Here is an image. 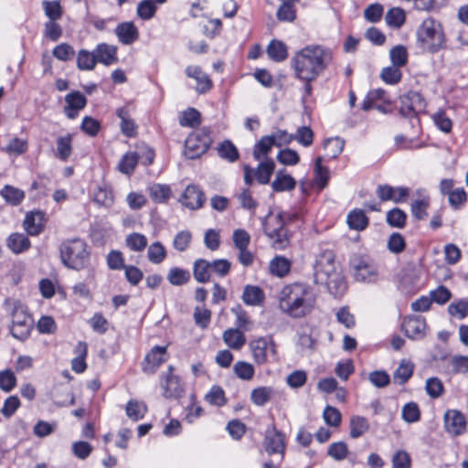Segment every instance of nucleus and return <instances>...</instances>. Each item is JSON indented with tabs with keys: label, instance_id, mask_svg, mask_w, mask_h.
<instances>
[{
	"label": "nucleus",
	"instance_id": "nucleus-28",
	"mask_svg": "<svg viewBox=\"0 0 468 468\" xmlns=\"http://www.w3.org/2000/svg\"><path fill=\"white\" fill-rule=\"evenodd\" d=\"M56 157L67 161L72 154V135L68 133L57 139Z\"/></svg>",
	"mask_w": 468,
	"mask_h": 468
},
{
	"label": "nucleus",
	"instance_id": "nucleus-29",
	"mask_svg": "<svg viewBox=\"0 0 468 468\" xmlns=\"http://www.w3.org/2000/svg\"><path fill=\"white\" fill-rule=\"evenodd\" d=\"M6 245L14 253L19 254L30 247V240L22 233H13L8 237Z\"/></svg>",
	"mask_w": 468,
	"mask_h": 468
},
{
	"label": "nucleus",
	"instance_id": "nucleus-27",
	"mask_svg": "<svg viewBox=\"0 0 468 468\" xmlns=\"http://www.w3.org/2000/svg\"><path fill=\"white\" fill-rule=\"evenodd\" d=\"M379 102L390 103V100L388 97L387 92L382 89L372 90L364 99L362 102V109L364 111H369L373 109L375 104Z\"/></svg>",
	"mask_w": 468,
	"mask_h": 468
},
{
	"label": "nucleus",
	"instance_id": "nucleus-26",
	"mask_svg": "<svg viewBox=\"0 0 468 468\" xmlns=\"http://www.w3.org/2000/svg\"><path fill=\"white\" fill-rule=\"evenodd\" d=\"M269 58L275 62H282L288 57V48L286 45L280 40H271L266 49Z\"/></svg>",
	"mask_w": 468,
	"mask_h": 468
},
{
	"label": "nucleus",
	"instance_id": "nucleus-4",
	"mask_svg": "<svg viewBox=\"0 0 468 468\" xmlns=\"http://www.w3.org/2000/svg\"><path fill=\"white\" fill-rule=\"evenodd\" d=\"M417 39L420 47L430 53H437L447 48V37L441 23L432 17L422 21L417 29Z\"/></svg>",
	"mask_w": 468,
	"mask_h": 468
},
{
	"label": "nucleus",
	"instance_id": "nucleus-25",
	"mask_svg": "<svg viewBox=\"0 0 468 468\" xmlns=\"http://www.w3.org/2000/svg\"><path fill=\"white\" fill-rule=\"evenodd\" d=\"M117 116L121 119L122 133L128 136L133 137L136 133V125L131 119V112L129 106L119 108L116 112Z\"/></svg>",
	"mask_w": 468,
	"mask_h": 468
},
{
	"label": "nucleus",
	"instance_id": "nucleus-41",
	"mask_svg": "<svg viewBox=\"0 0 468 468\" xmlns=\"http://www.w3.org/2000/svg\"><path fill=\"white\" fill-rule=\"evenodd\" d=\"M0 195L7 203L14 206L19 205L25 197V192L22 189L9 185H6L2 188Z\"/></svg>",
	"mask_w": 468,
	"mask_h": 468
},
{
	"label": "nucleus",
	"instance_id": "nucleus-7",
	"mask_svg": "<svg viewBox=\"0 0 468 468\" xmlns=\"http://www.w3.org/2000/svg\"><path fill=\"white\" fill-rule=\"evenodd\" d=\"M289 215L285 213H269L263 219L262 225L264 233L272 241L276 250L284 249L289 243L288 231L285 228V221Z\"/></svg>",
	"mask_w": 468,
	"mask_h": 468
},
{
	"label": "nucleus",
	"instance_id": "nucleus-35",
	"mask_svg": "<svg viewBox=\"0 0 468 468\" xmlns=\"http://www.w3.org/2000/svg\"><path fill=\"white\" fill-rule=\"evenodd\" d=\"M242 300L248 305H260L263 303L264 292L258 286L247 285L243 291Z\"/></svg>",
	"mask_w": 468,
	"mask_h": 468
},
{
	"label": "nucleus",
	"instance_id": "nucleus-14",
	"mask_svg": "<svg viewBox=\"0 0 468 468\" xmlns=\"http://www.w3.org/2000/svg\"><path fill=\"white\" fill-rule=\"evenodd\" d=\"M166 360V346H155L145 356L143 362V371L146 374H154Z\"/></svg>",
	"mask_w": 468,
	"mask_h": 468
},
{
	"label": "nucleus",
	"instance_id": "nucleus-38",
	"mask_svg": "<svg viewBox=\"0 0 468 468\" xmlns=\"http://www.w3.org/2000/svg\"><path fill=\"white\" fill-rule=\"evenodd\" d=\"M98 63L94 50L80 49L77 54V67L80 70H92Z\"/></svg>",
	"mask_w": 468,
	"mask_h": 468
},
{
	"label": "nucleus",
	"instance_id": "nucleus-57",
	"mask_svg": "<svg viewBox=\"0 0 468 468\" xmlns=\"http://www.w3.org/2000/svg\"><path fill=\"white\" fill-rule=\"evenodd\" d=\"M274 144H272L271 138L266 135L263 136L255 145L253 150V156L256 160L261 161L264 159L268 153L271 150Z\"/></svg>",
	"mask_w": 468,
	"mask_h": 468
},
{
	"label": "nucleus",
	"instance_id": "nucleus-23",
	"mask_svg": "<svg viewBox=\"0 0 468 468\" xmlns=\"http://www.w3.org/2000/svg\"><path fill=\"white\" fill-rule=\"evenodd\" d=\"M97 61L105 66L118 62L117 48L106 43L98 44L94 49Z\"/></svg>",
	"mask_w": 468,
	"mask_h": 468
},
{
	"label": "nucleus",
	"instance_id": "nucleus-61",
	"mask_svg": "<svg viewBox=\"0 0 468 468\" xmlns=\"http://www.w3.org/2000/svg\"><path fill=\"white\" fill-rule=\"evenodd\" d=\"M218 152L220 157L229 162H234L239 158V153L236 146L229 141L222 143L218 146Z\"/></svg>",
	"mask_w": 468,
	"mask_h": 468
},
{
	"label": "nucleus",
	"instance_id": "nucleus-64",
	"mask_svg": "<svg viewBox=\"0 0 468 468\" xmlns=\"http://www.w3.org/2000/svg\"><path fill=\"white\" fill-rule=\"evenodd\" d=\"M393 468H410L411 459L410 454L404 450L397 451L392 457Z\"/></svg>",
	"mask_w": 468,
	"mask_h": 468
},
{
	"label": "nucleus",
	"instance_id": "nucleus-15",
	"mask_svg": "<svg viewBox=\"0 0 468 468\" xmlns=\"http://www.w3.org/2000/svg\"><path fill=\"white\" fill-rule=\"evenodd\" d=\"M264 447L269 454L279 453L282 456L283 454L285 449L284 436L274 426L269 427L266 431Z\"/></svg>",
	"mask_w": 468,
	"mask_h": 468
},
{
	"label": "nucleus",
	"instance_id": "nucleus-50",
	"mask_svg": "<svg viewBox=\"0 0 468 468\" xmlns=\"http://www.w3.org/2000/svg\"><path fill=\"white\" fill-rule=\"evenodd\" d=\"M448 365L452 374L468 373V356L454 355L450 357Z\"/></svg>",
	"mask_w": 468,
	"mask_h": 468
},
{
	"label": "nucleus",
	"instance_id": "nucleus-60",
	"mask_svg": "<svg viewBox=\"0 0 468 468\" xmlns=\"http://www.w3.org/2000/svg\"><path fill=\"white\" fill-rule=\"evenodd\" d=\"M401 417L403 420L408 423L417 422L420 418V411L418 405L414 402L404 405L401 410Z\"/></svg>",
	"mask_w": 468,
	"mask_h": 468
},
{
	"label": "nucleus",
	"instance_id": "nucleus-11",
	"mask_svg": "<svg viewBox=\"0 0 468 468\" xmlns=\"http://www.w3.org/2000/svg\"><path fill=\"white\" fill-rule=\"evenodd\" d=\"M174 367L170 365L167 372L160 378V386L165 398H178L184 391L180 378L174 374Z\"/></svg>",
	"mask_w": 468,
	"mask_h": 468
},
{
	"label": "nucleus",
	"instance_id": "nucleus-56",
	"mask_svg": "<svg viewBox=\"0 0 468 468\" xmlns=\"http://www.w3.org/2000/svg\"><path fill=\"white\" fill-rule=\"evenodd\" d=\"M233 371L236 376L242 380H250L255 373L254 367L245 361H238L233 367Z\"/></svg>",
	"mask_w": 468,
	"mask_h": 468
},
{
	"label": "nucleus",
	"instance_id": "nucleus-37",
	"mask_svg": "<svg viewBox=\"0 0 468 468\" xmlns=\"http://www.w3.org/2000/svg\"><path fill=\"white\" fill-rule=\"evenodd\" d=\"M275 164L273 160L266 158L261 161L255 172V177L261 184H268L274 171Z\"/></svg>",
	"mask_w": 468,
	"mask_h": 468
},
{
	"label": "nucleus",
	"instance_id": "nucleus-12",
	"mask_svg": "<svg viewBox=\"0 0 468 468\" xmlns=\"http://www.w3.org/2000/svg\"><path fill=\"white\" fill-rule=\"evenodd\" d=\"M443 422L445 431L452 436H459L466 430L465 416L457 410H447L443 416Z\"/></svg>",
	"mask_w": 468,
	"mask_h": 468
},
{
	"label": "nucleus",
	"instance_id": "nucleus-30",
	"mask_svg": "<svg viewBox=\"0 0 468 468\" xmlns=\"http://www.w3.org/2000/svg\"><path fill=\"white\" fill-rule=\"evenodd\" d=\"M270 272L277 277L286 276L291 270V261L282 256H275L269 265Z\"/></svg>",
	"mask_w": 468,
	"mask_h": 468
},
{
	"label": "nucleus",
	"instance_id": "nucleus-17",
	"mask_svg": "<svg viewBox=\"0 0 468 468\" xmlns=\"http://www.w3.org/2000/svg\"><path fill=\"white\" fill-rule=\"evenodd\" d=\"M179 202L186 207L196 210L200 208L204 202V193L195 185H189L183 192Z\"/></svg>",
	"mask_w": 468,
	"mask_h": 468
},
{
	"label": "nucleus",
	"instance_id": "nucleus-47",
	"mask_svg": "<svg viewBox=\"0 0 468 468\" xmlns=\"http://www.w3.org/2000/svg\"><path fill=\"white\" fill-rule=\"evenodd\" d=\"M166 257V250L159 241L153 242L147 250V258L154 264H159Z\"/></svg>",
	"mask_w": 468,
	"mask_h": 468
},
{
	"label": "nucleus",
	"instance_id": "nucleus-13",
	"mask_svg": "<svg viewBox=\"0 0 468 468\" xmlns=\"http://www.w3.org/2000/svg\"><path fill=\"white\" fill-rule=\"evenodd\" d=\"M250 348L254 361L257 364H264L269 355L276 354V347L270 338L261 337L250 343Z\"/></svg>",
	"mask_w": 468,
	"mask_h": 468
},
{
	"label": "nucleus",
	"instance_id": "nucleus-53",
	"mask_svg": "<svg viewBox=\"0 0 468 468\" xmlns=\"http://www.w3.org/2000/svg\"><path fill=\"white\" fill-rule=\"evenodd\" d=\"M389 58L393 66L401 68L408 62V51L402 45L393 47L389 50Z\"/></svg>",
	"mask_w": 468,
	"mask_h": 468
},
{
	"label": "nucleus",
	"instance_id": "nucleus-18",
	"mask_svg": "<svg viewBox=\"0 0 468 468\" xmlns=\"http://www.w3.org/2000/svg\"><path fill=\"white\" fill-rule=\"evenodd\" d=\"M377 194L382 201L391 200L395 203H400L407 200L410 189L404 186L393 187L388 185H380L378 186Z\"/></svg>",
	"mask_w": 468,
	"mask_h": 468
},
{
	"label": "nucleus",
	"instance_id": "nucleus-9",
	"mask_svg": "<svg viewBox=\"0 0 468 468\" xmlns=\"http://www.w3.org/2000/svg\"><path fill=\"white\" fill-rule=\"evenodd\" d=\"M425 109L426 101L417 91H409L400 97L399 112L407 118L416 117L424 112Z\"/></svg>",
	"mask_w": 468,
	"mask_h": 468
},
{
	"label": "nucleus",
	"instance_id": "nucleus-19",
	"mask_svg": "<svg viewBox=\"0 0 468 468\" xmlns=\"http://www.w3.org/2000/svg\"><path fill=\"white\" fill-rule=\"evenodd\" d=\"M402 330L410 339H421L425 335L426 321L421 316H410L404 319Z\"/></svg>",
	"mask_w": 468,
	"mask_h": 468
},
{
	"label": "nucleus",
	"instance_id": "nucleus-2",
	"mask_svg": "<svg viewBox=\"0 0 468 468\" xmlns=\"http://www.w3.org/2000/svg\"><path fill=\"white\" fill-rule=\"evenodd\" d=\"M317 295L314 288L303 282L285 285L278 294L280 310L292 318H303L315 307Z\"/></svg>",
	"mask_w": 468,
	"mask_h": 468
},
{
	"label": "nucleus",
	"instance_id": "nucleus-42",
	"mask_svg": "<svg viewBox=\"0 0 468 468\" xmlns=\"http://www.w3.org/2000/svg\"><path fill=\"white\" fill-rule=\"evenodd\" d=\"M369 429L368 420L362 416H353L350 419V436L354 439L361 437Z\"/></svg>",
	"mask_w": 468,
	"mask_h": 468
},
{
	"label": "nucleus",
	"instance_id": "nucleus-46",
	"mask_svg": "<svg viewBox=\"0 0 468 468\" xmlns=\"http://www.w3.org/2000/svg\"><path fill=\"white\" fill-rule=\"evenodd\" d=\"M211 271L210 262L206 260H197L194 263V277L198 282H207L209 281V271Z\"/></svg>",
	"mask_w": 468,
	"mask_h": 468
},
{
	"label": "nucleus",
	"instance_id": "nucleus-59",
	"mask_svg": "<svg viewBox=\"0 0 468 468\" xmlns=\"http://www.w3.org/2000/svg\"><path fill=\"white\" fill-rule=\"evenodd\" d=\"M52 55L60 61H69L75 56V50L71 45L61 43L53 48Z\"/></svg>",
	"mask_w": 468,
	"mask_h": 468
},
{
	"label": "nucleus",
	"instance_id": "nucleus-51",
	"mask_svg": "<svg viewBox=\"0 0 468 468\" xmlns=\"http://www.w3.org/2000/svg\"><path fill=\"white\" fill-rule=\"evenodd\" d=\"M406 16L403 9L393 7L389 9L385 16L386 23L392 27L399 28L405 22Z\"/></svg>",
	"mask_w": 468,
	"mask_h": 468
},
{
	"label": "nucleus",
	"instance_id": "nucleus-55",
	"mask_svg": "<svg viewBox=\"0 0 468 468\" xmlns=\"http://www.w3.org/2000/svg\"><path fill=\"white\" fill-rule=\"evenodd\" d=\"M323 157L319 156L315 160L314 174L315 183L320 188H324L329 180V170L322 165Z\"/></svg>",
	"mask_w": 468,
	"mask_h": 468
},
{
	"label": "nucleus",
	"instance_id": "nucleus-1",
	"mask_svg": "<svg viewBox=\"0 0 468 468\" xmlns=\"http://www.w3.org/2000/svg\"><path fill=\"white\" fill-rule=\"evenodd\" d=\"M333 61V51L323 45L311 44L294 52L291 69L298 80H315Z\"/></svg>",
	"mask_w": 468,
	"mask_h": 468
},
{
	"label": "nucleus",
	"instance_id": "nucleus-3",
	"mask_svg": "<svg viewBox=\"0 0 468 468\" xmlns=\"http://www.w3.org/2000/svg\"><path fill=\"white\" fill-rule=\"evenodd\" d=\"M314 281L316 284L324 285L328 292L337 297L346 291L344 276L338 271L332 251H324L316 259Z\"/></svg>",
	"mask_w": 468,
	"mask_h": 468
},
{
	"label": "nucleus",
	"instance_id": "nucleus-36",
	"mask_svg": "<svg viewBox=\"0 0 468 468\" xmlns=\"http://www.w3.org/2000/svg\"><path fill=\"white\" fill-rule=\"evenodd\" d=\"M93 200L98 205L110 207L114 203V195L112 188L108 186H100L93 194Z\"/></svg>",
	"mask_w": 468,
	"mask_h": 468
},
{
	"label": "nucleus",
	"instance_id": "nucleus-24",
	"mask_svg": "<svg viewBox=\"0 0 468 468\" xmlns=\"http://www.w3.org/2000/svg\"><path fill=\"white\" fill-rule=\"evenodd\" d=\"M44 214L40 211L27 213L24 220V229L28 235H38L43 229Z\"/></svg>",
	"mask_w": 468,
	"mask_h": 468
},
{
	"label": "nucleus",
	"instance_id": "nucleus-45",
	"mask_svg": "<svg viewBox=\"0 0 468 468\" xmlns=\"http://www.w3.org/2000/svg\"><path fill=\"white\" fill-rule=\"evenodd\" d=\"M157 11V5L153 0H142L136 7V15L143 20L152 19Z\"/></svg>",
	"mask_w": 468,
	"mask_h": 468
},
{
	"label": "nucleus",
	"instance_id": "nucleus-63",
	"mask_svg": "<svg viewBox=\"0 0 468 468\" xmlns=\"http://www.w3.org/2000/svg\"><path fill=\"white\" fill-rule=\"evenodd\" d=\"M450 315L463 319L468 315V300H460L448 306Z\"/></svg>",
	"mask_w": 468,
	"mask_h": 468
},
{
	"label": "nucleus",
	"instance_id": "nucleus-58",
	"mask_svg": "<svg viewBox=\"0 0 468 468\" xmlns=\"http://www.w3.org/2000/svg\"><path fill=\"white\" fill-rule=\"evenodd\" d=\"M190 274L187 271L180 268H172L167 274V280L172 285L179 286L188 282Z\"/></svg>",
	"mask_w": 468,
	"mask_h": 468
},
{
	"label": "nucleus",
	"instance_id": "nucleus-20",
	"mask_svg": "<svg viewBox=\"0 0 468 468\" xmlns=\"http://www.w3.org/2000/svg\"><path fill=\"white\" fill-rule=\"evenodd\" d=\"M66 106L64 112L69 119H75L79 112L82 110L87 103L86 97L80 91H72L65 96Z\"/></svg>",
	"mask_w": 468,
	"mask_h": 468
},
{
	"label": "nucleus",
	"instance_id": "nucleus-5",
	"mask_svg": "<svg viewBox=\"0 0 468 468\" xmlns=\"http://www.w3.org/2000/svg\"><path fill=\"white\" fill-rule=\"evenodd\" d=\"M4 305L12 317L10 329L12 336L20 341L26 340L33 328V319L26 306L15 299H6Z\"/></svg>",
	"mask_w": 468,
	"mask_h": 468
},
{
	"label": "nucleus",
	"instance_id": "nucleus-39",
	"mask_svg": "<svg viewBox=\"0 0 468 468\" xmlns=\"http://www.w3.org/2000/svg\"><path fill=\"white\" fill-rule=\"evenodd\" d=\"M414 365L408 360H402L393 374V379L399 385L405 384L412 376Z\"/></svg>",
	"mask_w": 468,
	"mask_h": 468
},
{
	"label": "nucleus",
	"instance_id": "nucleus-54",
	"mask_svg": "<svg viewBox=\"0 0 468 468\" xmlns=\"http://www.w3.org/2000/svg\"><path fill=\"white\" fill-rule=\"evenodd\" d=\"M345 142L339 138H329L324 141V147L329 158H336L343 151Z\"/></svg>",
	"mask_w": 468,
	"mask_h": 468
},
{
	"label": "nucleus",
	"instance_id": "nucleus-16",
	"mask_svg": "<svg viewBox=\"0 0 468 468\" xmlns=\"http://www.w3.org/2000/svg\"><path fill=\"white\" fill-rule=\"evenodd\" d=\"M430 203L431 197L428 192L425 189H417L410 204L412 216L418 220L425 219L428 217L427 209Z\"/></svg>",
	"mask_w": 468,
	"mask_h": 468
},
{
	"label": "nucleus",
	"instance_id": "nucleus-8",
	"mask_svg": "<svg viewBox=\"0 0 468 468\" xmlns=\"http://www.w3.org/2000/svg\"><path fill=\"white\" fill-rule=\"evenodd\" d=\"M211 144V138L205 130H197L188 135L185 142V155L195 159L207 152Z\"/></svg>",
	"mask_w": 468,
	"mask_h": 468
},
{
	"label": "nucleus",
	"instance_id": "nucleus-6",
	"mask_svg": "<svg viewBox=\"0 0 468 468\" xmlns=\"http://www.w3.org/2000/svg\"><path fill=\"white\" fill-rule=\"evenodd\" d=\"M63 264L73 270H81L89 261V251L86 243L80 239L64 241L59 248Z\"/></svg>",
	"mask_w": 468,
	"mask_h": 468
},
{
	"label": "nucleus",
	"instance_id": "nucleus-48",
	"mask_svg": "<svg viewBox=\"0 0 468 468\" xmlns=\"http://www.w3.org/2000/svg\"><path fill=\"white\" fill-rule=\"evenodd\" d=\"M380 78L387 84L396 85L401 80L402 72L400 68L391 65L381 70Z\"/></svg>",
	"mask_w": 468,
	"mask_h": 468
},
{
	"label": "nucleus",
	"instance_id": "nucleus-43",
	"mask_svg": "<svg viewBox=\"0 0 468 468\" xmlns=\"http://www.w3.org/2000/svg\"><path fill=\"white\" fill-rule=\"evenodd\" d=\"M126 246L134 252H141L147 247V238L138 232H133L126 236Z\"/></svg>",
	"mask_w": 468,
	"mask_h": 468
},
{
	"label": "nucleus",
	"instance_id": "nucleus-49",
	"mask_svg": "<svg viewBox=\"0 0 468 468\" xmlns=\"http://www.w3.org/2000/svg\"><path fill=\"white\" fill-rule=\"evenodd\" d=\"M272 394L271 387H260L251 391L250 399L255 405L263 406L271 399Z\"/></svg>",
	"mask_w": 468,
	"mask_h": 468
},
{
	"label": "nucleus",
	"instance_id": "nucleus-32",
	"mask_svg": "<svg viewBox=\"0 0 468 468\" xmlns=\"http://www.w3.org/2000/svg\"><path fill=\"white\" fill-rule=\"evenodd\" d=\"M147 191L155 203H165L171 196V188L168 185L154 183L148 186Z\"/></svg>",
	"mask_w": 468,
	"mask_h": 468
},
{
	"label": "nucleus",
	"instance_id": "nucleus-31",
	"mask_svg": "<svg viewBox=\"0 0 468 468\" xmlns=\"http://www.w3.org/2000/svg\"><path fill=\"white\" fill-rule=\"evenodd\" d=\"M223 340L227 346L239 350L246 343V338L239 329H228L223 333Z\"/></svg>",
	"mask_w": 468,
	"mask_h": 468
},
{
	"label": "nucleus",
	"instance_id": "nucleus-33",
	"mask_svg": "<svg viewBox=\"0 0 468 468\" xmlns=\"http://www.w3.org/2000/svg\"><path fill=\"white\" fill-rule=\"evenodd\" d=\"M125 412L129 419L137 421L144 419L147 412V407L143 401L131 399L126 404Z\"/></svg>",
	"mask_w": 468,
	"mask_h": 468
},
{
	"label": "nucleus",
	"instance_id": "nucleus-52",
	"mask_svg": "<svg viewBox=\"0 0 468 468\" xmlns=\"http://www.w3.org/2000/svg\"><path fill=\"white\" fill-rule=\"evenodd\" d=\"M205 400L210 405L221 407L227 402L225 392L219 386H213L206 394Z\"/></svg>",
	"mask_w": 468,
	"mask_h": 468
},
{
	"label": "nucleus",
	"instance_id": "nucleus-34",
	"mask_svg": "<svg viewBox=\"0 0 468 468\" xmlns=\"http://www.w3.org/2000/svg\"><path fill=\"white\" fill-rule=\"evenodd\" d=\"M346 222L350 229L363 230L368 225V218L361 209L351 210L346 218Z\"/></svg>",
	"mask_w": 468,
	"mask_h": 468
},
{
	"label": "nucleus",
	"instance_id": "nucleus-21",
	"mask_svg": "<svg viewBox=\"0 0 468 468\" xmlns=\"http://www.w3.org/2000/svg\"><path fill=\"white\" fill-rule=\"evenodd\" d=\"M118 40L123 45H131L139 38V31L133 22H122L114 29Z\"/></svg>",
	"mask_w": 468,
	"mask_h": 468
},
{
	"label": "nucleus",
	"instance_id": "nucleus-40",
	"mask_svg": "<svg viewBox=\"0 0 468 468\" xmlns=\"http://www.w3.org/2000/svg\"><path fill=\"white\" fill-rule=\"evenodd\" d=\"M295 180L289 175L277 172L275 179L271 183V187L276 192L289 191L295 187Z\"/></svg>",
	"mask_w": 468,
	"mask_h": 468
},
{
	"label": "nucleus",
	"instance_id": "nucleus-44",
	"mask_svg": "<svg viewBox=\"0 0 468 468\" xmlns=\"http://www.w3.org/2000/svg\"><path fill=\"white\" fill-rule=\"evenodd\" d=\"M140 155L135 152L126 153L118 164L119 171L125 175H131L137 163L139 162Z\"/></svg>",
	"mask_w": 468,
	"mask_h": 468
},
{
	"label": "nucleus",
	"instance_id": "nucleus-62",
	"mask_svg": "<svg viewBox=\"0 0 468 468\" xmlns=\"http://www.w3.org/2000/svg\"><path fill=\"white\" fill-rule=\"evenodd\" d=\"M200 122V113L194 108H189L185 111L180 118L179 123L181 126L194 127Z\"/></svg>",
	"mask_w": 468,
	"mask_h": 468
},
{
	"label": "nucleus",
	"instance_id": "nucleus-22",
	"mask_svg": "<svg viewBox=\"0 0 468 468\" xmlns=\"http://www.w3.org/2000/svg\"><path fill=\"white\" fill-rule=\"evenodd\" d=\"M185 71L187 77L196 80V90L199 93L207 92L211 89L212 81L210 78L198 66H188Z\"/></svg>",
	"mask_w": 468,
	"mask_h": 468
},
{
	"label": "nucleus",
	"instance_id": "nucleus-10",
	"mask_svg": "<svg viewBox=\"0 0 468 468\" xmlns=\"http://www.w3.org/2000/svg\"><path fill=\"white\" fill-rule=\"evenodd\" d=\"M353 275L360 282H375L378 278V267L369 260L356 258L352 261Z\"/></svg>",
	"mask_w": 468,
	"mask_h": 468
}]
</instances>
